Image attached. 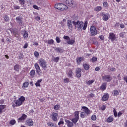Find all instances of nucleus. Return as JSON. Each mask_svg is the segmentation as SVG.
<instances>
[{
  "label": "nucleus",
  "instance_id": "f257e3e1",
  "mask_svg": "<svg viewBox=\"0 0 127 127\" xmlns=\"http://www.w3.org/2000/svg\"><path fill=\"white\" fill-rule=\"evenodd\" d=\"M72 24L75 26V28H77V30L80 31L82 30H86V28H87V26H88V22L86 21L84 24V22L82 21L77 20L72 21Z\"/></svg>",
  "mask_w": 127,
  "mask_h": 127
},
{
  "label": "nucleus",
  "instance_id": "f03ea898",
  "mask_svg": "<svg viewBox=\"0 0 127 127\" xmlns=\"http://www.w3.org/2000/svg\"><path fill=\"white\" fill-rule=\"evenodd\" d=\"M82 109L83 110V112L80 114V117L82 119L86 118V115H90L91 114V111L89 110L88 108L83 106L82 107Z\"/></svg>",
  "mask_w": 127,
  "mask_h": 127
},
{
  "label": "nucleus",
  "instance_id": "7ed1b4c3",
  "mask_svg": "<svg viewBox=\"0 0 127 127\" xmlns=\"http://www.w3.org/2000/svg\"><path fill=\"white\" fill-rule=\"evenodd\" d=\"M39 64L43 70H46V69H47V64L45 60L43 59H40L39 60Z\"/></svg>",
  "mask_w": 127,
  "mask_h": 127
},
{
  "label": "nucleus",
  "instance_id": "20e7f679",
  "mask_svg": "<svg viewBox=\"0 0 127 127\" xmlns=\"http://www.w3.org/2000/svg\"><path fill=\"white\" fill-rule=\"evenodd\" d=\"M101 16H102V19L104 21H108L110 18V14L109 13H105V12H102L100 13Z\"/></svg>",
  "mask_w": 127,
  "mask_h": 127
},
{
  "label": "nucleus",
  "instance_id": "39448f33",
  "mask_svg": "<svg viewBox=\"0 0 127 127\" xmlns=\"http://www.w3.org/2000/svg\"><path fill=\"white\" fill-rule=\"evenodd\" d=\"M90 32L92 36H95L98 34V31L96 29V27L92 26L90 27Z\"/></svg>",
  "mask_w": 127,
  "mask_h": 127
},
{
  "label": "nucleus",
  "instance_id": "423d86ee",
  "mask_svg": "<svg viewBox=\"0 0 127 127\" xmlns=\"http://www.w3.org/2000/svg\"><path fill=\"white\" fill-rule=\"evenodd\" d=\"M102 80L105 82H111L112 81V77L110 75H106L102 76Z\"/></svg>",
  "mask_w": 127,
  "mask_h": 127
},
{
  "label": "nucleus",
  "instance_id": "0eeeda50",
  "mask_svg": "<svg viewBox=\"0 0 127 127\" xmlns=\"http://www.w3.org/2000/svg\"><path fill=\"white\" fill-rule=\"evenodd\" d=\"M109 39L112 41V42H114V41H115L116 39H117V37H116V34H115L114 33H110L109 34Z\"/></svg>",
  "mask_w": 127,
  "mask_h": 127
},
{
  "label": "nucleus",
  "instance_id": "6e6552de",
  "mask_svg": "<svg viewBox=\"0 0 127 127\" xmlns=\"http://www.w3.org/2000/svg\"><path fill=\"white\" fill-rule=\"evenodd\" d=\"M16 22L20 25L23 24V21L22 20V17L21 16H18L16 18Z\"/></svg>",
  "mask_w": 127,
  "mask_h": 127
},
{
  "label": "nucleus",
  "instance_id": "1a4fd4ad",
  "mask_svg": "<svg viewBox=\"0 0 127 127\" xmlns=\"http://www.w3.org/2000/svg\"><path fill=\"white\" fill-rule=\"evenodd\" d=\"M35 68L36 69V71L38 75L39 76L40 75V71H41V69H40V66H39L38 64H35Z\"/></svg>",
  "mask_w": 127,
  "mask_h": 127
},
{
  "label": "nucleus",
  "instance_id": "9d476101",
  "mask_svg": "<svg viewBox=\"0 0 127 127\" xmlns=\"http://www.w3.org/2000/svg\"><path fill=\"white\" fill-rule=\"evenodd\" d=\"M65 3L67 4L68 6H70V7H74V1H73V0H66Z\"/></svg>",
  "mask_w": 127,
  "mask_h": 127
},
{
  "label": "nucleus",
  "instance_id": "9b49d317",
  "mask_svg": "<svg viewBox=\"0 0 127 127\" xmlns=\"http://www.w3.org/2000/svg\"><path fill=\"white\" fill-rule=\"evenodd\" d=\"M22 103H23L21 102L19 99H18L12 106L13 107V108H15V107H19V106H21Z\"/></svg>",
  "mask_w": 127,
  "mask_h": 127
},
{
  "label": "nucleus",
  "instance_id": "f8f14e48",
  "mask_svg": "<svg viewBox=\"0 0 127 127\" xmlns=\"http://www.w3.org/2000/svg\"><path fill=\"white\" fill-rule=\"evenodd\" d=\"M58 117V114L53 112L51 115L52 119L54 122L57 121V118Z\"/></svg>",
  "mask_w": 127,
  "mask_h": 127
},
{
  "label": "nucleus",
  "instance_id": "ddd939ff",
  "mask_svg": "<svg viewBox=\"0 0 127 127\" xmlns=\"http://www.w3.org/2000/svg\"><path fill=\"white\" fill-rule=\"evenodd\" d=\"M63 3H58L55 5V7L59 10H62Z\"/></svg>",
  "mask_w": 127,
  "mask_h": 127
},
{
  "label": "nucleus",
  "instance_id": "4468645a",
  "mask_svg": "<svg viewBox=\"0 0 127 127\" xmlns=\"http://www.w3.org/2000/svg\"><path fill=\"white\" fill-rule=\"evenodd\" d=\"M67 26L68 29L71 30L73 28V25L72 24V21L71 20H68L67 21Z\"/></svg>",
  "mask_w": 127,
  "mask_h": 127
},
{
  "label": "nucleus",
  "instance_id": "2eb2a0df",
  "mask_svg": "<svg viewBox=\"0 0 127 127\" xmlns=\"http://www.w3.org/2000/svg\"><path fill=\"white\" fill-rule=\"evenodd\" d=\"M75 73L77 78H80L81 77V68H77L75 70Z\"/></svg>",
  "mask_w": 127,
  "mask_h": 127
},
{
  "label": "nucleus",
  "instance_id": "dca6fc26",
  "mask_svg": "<svg viewBox=\"0 0 127 127\" xmlns=\"http://www.w3.org/2000/svg\"><path fill=\"white\" fill-rule=\"evenodd\" d=\"M26 118H27V116L25 114H23L21 116V117L18 119V123L21 122V121H24V120H26Z\"/></svg>",
  "mask_w": 127,
  "mask_h": 127
},
{
  "label": "nucleus",
  "instance_id": "f3484780",
  "mask_svg": "<svg viewBox=\"0 0 127 127\" xmlns=\"http://www.w3.org/2000/svg\"><path fill=\"white\" fill-rule=\"evenodd\" d=\"M55 50L56 51V52H57V53H63V52H64V50L59 47L55 48Z\"/></svg>",
  "mask_w": 127,
  "mask_h": 127
},
{
  "label": "nucleus",
  "instance_id": "a211bd4d",
  "mask_svg": "<svg viewBox=\"0 0 127 127\" xmlns=\"http://www.w3.org/2000/svg\"><path fill=\"white\" fill-rule=\"evenodd\" d=\"M26 125L27 126H29L30 127H31L33 126V121H32V120L29 119L26 121Z\"/></svg>",
  "mask_w": 127,
  "mask_h": 127
},
{
  "label": "nucleus",
  "instance_id": "6ab92c4d",
  "mask_svg": "<svg viewBox=\"0 0 127 127\" xmlns=\"http://www.w3.org/2000/svg\"><path fill=\"white\" fill-rule=\"evenodd\" d=\"M65 123H66L67 127H73V123L71 122L70 121L65 120Z\"/></svg>",
  "mask_w": 127,
  "mask_h": 127
},
{
  "label": "nucleus",
  "instance_id": "aec40b11",
  "mask_svg": "<svg viewBox=\"0 0 127 127\" xmlns=\"http://www.w3.org/2000/svg\"><path fill=\"white\" fill-rule=\"evenodd\" d=\"M22 34H23V37L24 39H27V38L28 37V34L27 33V32L25 31H22L21 32Z\"/></svg>",
  "mask_w": 127,
  "mask_h": 127
},
{
  "label": "nucleus",
  "instance_id": "412c9836",
  "mask_svg": "<svg viewBox=\"0 0 127 127\" xmlns=\"http://www.w3.org/2000/svg\"><path fill=\"white\" fill-rule=\"evenodd\" d=\"M109 99V94H105L103 97H102V100L103 101H107V100Z\"/></svg>",
  "mask_w": 127,
  "mask_h": 127
},
{
  "label": "nucleus",
  "instance_id": "4be33fe9",
  "mask_svg": "<svg viewBox=\"0 0 127 127\" xmlns=\"http://www.w3.org/2000/svg\"><path fill=\"white\" fill-rule=\"evenodd\" d=\"M67 44H69L70 45H73V44H74V43H75V40H70L69 39V40L67 41Z\"/></svg>",
  "mask_w": 127,
  "mask_h": 127
},
{
  "label": "nucleus",
  "instance_id": "5701e85b",
  "mask_svg": "<svg viewBox=\"0 0 127 127\" xmlns=\"http://www.w3.org/2000/svg\"><path fill=\"white\" fill-rule=\"evenodd\" d=\"M114 121V118L113 116H110L107 119V123H112V122Z\"/></svg>",
  "mask_w": 127,
  "mask_h": 127
},
{
  "label": "nucleus",
  "instance_id": "b1692460",
  "mask_svg": "<svg viewBox=\"0 0 127 127\" xmlns=\"http://www.w3.org/2000/svg\"><path fill=\"white\" fill-rule=\"evenodd\" d=\"M83 66L85 70H89L90 69V65L88 64H83Z\"/></svg>",
  "mask_w": 127,
  "mask_h": 127
},
{
  "label": "nucleus",
  "instance_id": "393cba45",
  "mask_svg": "<svg viewBox=\"0 0 127 127\" xmlns=\"http://www.w3.org/2000/svg\"><path fill=\"white\" fill-rule=\"evenodd\" d=\"M42 82V79H39L36 82L35 85L36 87H40V83Z\"/></svg>",
  "mask_w": 127,
  "mask_h": 127
},
{
  "label": "nucleus",
  "instance_id": "a878e982",
  "mask_svg": "<svg viewBox=\"0 0 127 127\" xmlns=\"http://www.w3.org/2000/svg\"><path fill=\"white\" fill-rule=\"evenodd\" d=\"M94 82H95V80L92 79L91 80H89L86 81V84H87V85H88V86H90V85H92V84Z\"/></svg>",
  "mask_w": 127,
  "mask_h": 127
},
{
  "label": "nucleus",
  "instance_id": "bb28decb",
  "mask_svg": "<svg viewBox=\"0 0 127 127\" xmlns=\"http://www.w3.org/2000/svg\"><path fill=\"white\" fill-rule=\"evenodd\" d=\"M30 75L31 77H35V70L32 69L30 73Z\"/></svg>",
  "mask_w": 127,
  "mask_h": 127
},
{
  "label": "nucleus",
  "instance_id": "cd10ccee",
  "mask_svg": "<svg viewBox=\"0 0 127 127\" xmlns=\"http://www.w3.org/2000/svg\"><path fill=\"white\" fill-rule=\"evenodd\" d=\"M107 88V83H103L102 86L100 87V89L102 90H106V88Z\"/></svg>",
  "mask_w": 127,
  "mask_h": 127
},
{
  "label": "nucleus",
  "instance_id": "c85d7f7f",
  "mask_svg": "<svg viewBox=\"0 0 127 127\" xmlns=\"http://www.w3.org/2000/svg\"><path fill=\"white\" fill-rule=\"evenodd\" d=\"M95 11H100V10H102V7L101 6H97L94 8Z\"/></svg>",
  "mask_w": 127,
  "mask_h": 127
},
{
  "label": "nucleus",
  "instance_id": "c756f323",
  "mask_svg": "<svg viewBox=\"0 0 127 127\" xmlns=\"http://www.w3.org/2000/svg\"><path fill=\"white\" fill-rule=\"evenodd\" d=\"M74 118L78 119L79 120V112L75 111L74 112Z\"/></svg>",
  "mask_w": 127,
  "mask_h": 127
},
{
  "label": "nucleus",
  "instance_id": "7c9ffc66",
  "mask_svg": "<svg viewBox=\"0 0 127 127\" xmlns=\"http://www.w3.org/2000/svg\"><path fill=\"white\" fill-rule=\"evenodd\" d=\"M4 108H5V106L4 105H0V114L2 113V110H3Z\"/></svg>",
  "mask_w": 127,
  "mask_h": 127
},
{
  "label": "nucleus",
  "instance_id": "2f4dec72",
  "mask_svg": "<svg viewBox=\"0 0 127 127\" xmlns=\"http://www.w3.org/2000/svg\"><path fill=\"white\" fill-rule=\"evenodd\" d=\"M18 100H19L21 102L23 103V102L25 101V97L24 96H21Z\"/></svg>",
  "mask_w": 127,
  "mask_h": 127
},
{
  "label": "nucleus",
  "instance_id": "473e14b6",
  "mask_svg": "<svg viewBox=\"0 0 127 127\" xmlns=\"http://www.w3.org/2000/svg\"><path fill=\"white\" fill-rule=\"evenodd\" d=\"M16 123V122L15 121V120H12L9 122V124H10V125H11V126H13V125H15Z\"/></svg>",
  "mask_w": 127,
  "mask_h": 127
},
{
  "label": "nucleus",
  "instance_id": "72a5a7b5",
  "mask_svg": "<svg viewBox=\"0 0 127 127\" xmlns=\"http://www.w3.org/2000/svg\"><path fill=\"white\" fill-rule=\"evenodd\" d=\"M3 17H4V21H5V22H8V21H9V17L7 16V15H5Z\"/></svg>",
  "mask_w": 127,
  "mask_h": 127
},
{
  "label": "nucleus",
  "instance_id": "f704fd0d",
  "mask_svg": "<svg viewBox=\"0 0 127 127\" xmlns=\"http://www.w3.org/2000/svg\"><path fill=\"white\" fill-rule=\"evenodd\" d=\"M14 70L15 71H19V66L18 65H16L14 66Z\"/></svg>",
  "mask_w": 127,
  "mask_h": 127
},
{
  "label": "nucleus",
  "instance_id": "c9c22d12",
  "mask_svg": "<svg viewBox=\"0 0 127 127\" xmlns=\"http://www.w3.org/2000/svg\"><path fill=\"white\" fill-rule=\"evenodd\" d=\"M28 85H29V83H28V82H24L23 84V87L24 88H27V87H28Z\"/></svg>",
  "mask_w": 127,
  "mask_h": 127
},
{
  "label": "nucleus",
  "instance_id": "e433bc0d",
  "mask_svg": "<svg viewBox=\"0 0 127 127\" xmlns=\"http://www.w3.org/2000/svg\"><path fill=\"white\" fill-rule=\"evenodd\" d=\"M72 74H73V72H72V70H69L67 74L68 76L70 78H72L73 76Z\"/></svg>",
  "mask_w": 127,
  "mask_h": 127
},
{
  "label": "nucleus",
  "instance_id": "4c0bfd02",
  "mask_svg": "<svg viewBox=\"0 0 127 127\" xmlns=\"http://www.w3.org/2000/svg\"><path fill=\"white\" fill-rule=\"evenodd\" d=\"M78 121H79V119H78L77 118H74L72 120V123L75 124L77 123V122H78Z\"/></svg>",
  "mask_w": 127,
  "mask_h": 127
},
{
  "label": "nucleus",
  "instance_id": "58836bf2",
  "mask_svg": "<svg viewBox=\"0 0 127 127\" xmlns=\"http://www.w3.org/2000/svg\"><path fill=\"white\" fill-rule=\"evenodd\" d=\"M53 43H54V40H53V39H51L48 41V44L52 45L53 44Z\"/></svg>",
  "mask_w": 127,
  "mask_h": 127
},
{
  "label": "nucleus",
  "instance_id": "ea45409f",
  "mask_svg": "<svg viewBox=\"0 0 127 127\" xmlns=\"http://www.w3.org/2000/svg\"><path fill=\"white\" fill-rule=\"evenodd\" d=\"M114 115L115 117V118H117L118 117V112H117V110H116L115 109L113 110Z\"/></svg>",
  "mask_w": 127,
  "mask_h": 127
},
{
  "label": "nucleus",
  "instance_id": "a19ab883",
  "mask_svg": "<svg viewBox=\"0 0 127 127\" xmlns=\"http://www.w3.org/2000/svg\"><path fill=\"white\" fill-rule=\"evenodd\" d=\"M65 9H68V6H67L66 5L64 4H63L62 10H65Z\"/></svg>",
  "mask_w": 127,
  "mask_h": 127
},
{
  "label": "nucleus",
  "instance_id": "79ce46f5",
  "mask_svg": "<svg viewBox=\"0 0 127 127\" xmlns=\"http://www.w3.org/2000/svg\"><path fill=\"white\" fill-rule=\"evenodd\" d=\"M91 119L92 120V121H96V120H97V116L95 115H93L91 116Z\"/></svg>",
  "mask_w": 127,
  "mask_h": 127
},
{
  "label": "nucleus",
  "instance_id": "37998d69",
  "mask_svg": "<svg viewBox=\"0 0 127 127\" xmlns=\"http://www.w3.org/2000/svg\"><path fill=\"white\" fill-rule=\"evenodd\" d=\"M108 71H112V72H115V71H116V68L115 67H109Z\"/></svg>",
  "mask_w": 127,
  "mask_h": 127
},
{
  "label": "nucleus",
  "instance_id": "c03bdc74",
  "mask_svg": "<svg viewBox=\"0 0 127 127\" xmlns=\"http://www.w3.org/2000/svg\"><path fill=\"white\" fill-rule=\"evenodd\" d=\"M113 93L114 96H118L119 95V94H120V93L119 92V91L118 90H114L113 91Z\"/></svg>",
  "mask_w": 127,
  "mask_h": 127
},
{
  "label": "nucleus",
  "instance_id": "a18cd8bd",
  "mask_svg": "<svg viewBox=\"0 0 127 127\" xmlns=\"http://www.w3.org/2000/svg\"><path fill=\"white\" fill-rule=\"evenodd\" d=\"M60 108V105H56L54 107V110H59Z\"/></svg>",
  "mask_w": 127,
  "mask_h": 127
},
{
  "label": "nucleus",
  "instance_id": "49530a36",
  "mask_svg": "<svg viewBox=\"0 0 127 127\" xmlns=\"http://www.w3.org/2000/svg\"><path fill=\"white\" fill-rule=\"evenodd\" d=\"M20 4H25V0H19Z\"/></svg>",
  "mask_w": 127,
  "mask_h": 127
},
{
  "label": "nucleus",
  "instance_id": "de8ad7c7",
  "mask_svg": "<svg viewBox=\"0 0 127 127\" xmlns=\"http://www.w3.org/2000/svg\"><path fill=\"white\" fill-rule=\"evenodd\" d=\"M59 59H60V58L58 57L55 58H54V62H56V63H57V62H58V61H59Z\"/></svg>",
  "mask_w": 127,
  "mask_h": 127
},
{
  "label": "nucleus",
  "instance_id": "09e8293b",
  "mask_svg": "<svg viewBox=\"0 0 127 127\" xmlns=\"http://www.w3.org/2000/svg\"><path fill=\"white\" fill-rule=\"evenodd\" d=\"M64 39L68 41V40H70V37H69V36H64Z\"/></svg>",
  "mask_w": 127,
  "mask_h": 127
},
{
  "label": "nucleus",
  "instance_id": "8fccbe9b",
  "mask_svg": "<svg viewBox=\"0 0 127 127\" xmlns=\"http://www.w3.org/2000/svg\"><path fill=\"white\" fill-rule=\"evenodd\" d=\"M97 58H96L95 57H93L91 59L92 62H96V61H97Z\"/></svg>",
  "mask_w": 127,
  "mask_h": 127
},
{
  "label": "nucleus",
  "instance_id": "3c124183",
  "mask_svg": "<svg viewBox=\"0 0 127 127\" xmlns=\"http://www.w3.org/2000/svg\"><path fill=\"white\" fill-rule=\"evenodd\" d=\"M125 32H122L120 34V37H122V38H124L125 37Z\"/></svg>",
  "mask_w": 127,
  "mask_h": 127
},
{
  "label": "nucleus",
  "instance_id": "603ef678",
  "mask_svg": "<svg viewBox=\"0 0 127 127\" xmlns=\"http://www.w3.org/2000/svg\"><path fill=\"white\" fill-rule=\"evenodd\" d=\"M19 59L21 60L23 59V54L22 53H20L19 56Z\"/></svg>",
  "mask_w": 127,
  "mask_h": 127
},
{
  "label": "nucleus",
  "instance_id": "864d4df0",
  "mask_svg": "<svg viewBox=\"0 0 127 127\" xmlns=\"http://www.w3.org/2000/svg\"><path fill=\"white\" fill-rule=\"evenodd\" d=\"M64 80V83H69V78H65Z\"/></svg>",
  "mask_w": 127,
  "mask_h": 127
},
{
  "label": "nucleus",
  "instance_id": "5fc2aeb1",
  "mask_svg": "<svg viewBox=\"0 0 127 127\" xmlns=\"http://www.w3.org/2000/svg\"><path fill=\"white\" fill-rule=\"evenodd\" d=\"M34 55L36 57H38V56H39V53L38 52L35 51L34 52Z\"/></svg>",
  "mask_w": 127,
  "mask_h": 127
},
{
  "label": "nucleus",
  "instance_id": "6e6d98bb",
  "mask_svg": "<svg viewBox=\"0 0 127 127\" xmlns=\"http://www.w3.org/2000/svg\"><path fill=\"white\" fill-rule=\"evenodd\" d=\"M14 36H15V37L18 38L19 36V34L18 33V32L14 33Z\"/></svg>",
  "mask_w": 127,
  "mask_h": 127
},
{
  "label": "nucleus",
  "instance_id": "4d7b16f0",
  "mask_svg": "<svg viewBox=\"0 0 127 127\" xmlns=\"http://www.w3.org/2000/svg\"><path fill=\"white\" fill-rule=\"evenodd\" d=\"M61 125H64V122L63 120H61L60 123H58L59 126H61Z\"/></svg>",
  "mask_w": 127,
  "mask_h": 127
},
{
  "label": "nucleus",
  "instance_id": "13d9d810",
  "mask_svg": "<svg viewBox=\"0 0 127 127\" xmlns=\"http://www.w3.org/2000/svg\"><path fill=\"white\" fill-rule=\"evenodd\" d=\"M56 40L57 43H60V39L59 38V37H57Z\"/></svg>",
  "mask_w": 127,
  "mask_h": 127
},
{
  "label": "nucleus",
  "instance_id": "bf43d9fd",
  "mask_svg": "<svg viewBox=\"0 0 127 127\" xmlns=\"http://www.w3.org/2000/svg\"><path fill=\"white\" fill-rule=\"evenodd\" d=\"M82 60H83V58H82V57H79L78 59L77 60V62H81L82 61Z\"/></svg>",
  "mask_w": 127,
  "mask_h": 127
},
{
  "label": "nucleus",
  "instance_id": "052dcab7",
  "mask_svg": "<svg viewBox=\"0 0 127 127\" xmlns=\"http://www.w3.org/2000/svg\"><path fill=\"white\" fill-rule=\"evenodd\" d=\"M88 98H93L94 97V94L91 93L89 95H88Z\"/></svg>",
  "mask_w": 127,
  "mask_h": 127
},
{
  "label": "nucleus",
  "instance_id": "680f3d73",
  "mask_svg": "<svg viewBox=\"0 0 127 127\" xmlns=\"http://www.w3.org/2000/svg\"><path fill=\"white\" fill-rule=\"evenodd\" d=\"M14 9H19V8H20V7H19V6L14 5Z\"/></svg>",
  "mask_w": 127,
  "mask_h": 127
},
{
  "label": "nucleus",
  "instance_id": "e2e57ef3",
  "mask_svg": "<svg viewBox=\"0 0 127 127\" xmlns=\"http://www.w3.org/2000/svg\"><path fill=\"white\" fill-rule=\"evenodd\" d=\"M99 38H100V39H101V40H104V39H105V38L104 37V36H103V35L99 36Z\"/></svg>",
  "mask_w": 127,
  "mask_h": 127
},
{
  "label": "nucleus",
  "instance_id": "0e129e2a",
  "mask_svg": "<svg viewBox=\"0 0 127 127\" xmlns=\"http://www.w3.org/2000/svg\"><path fill=\"white\" fill-rule=\"evenodd\" d=\"M103 5H104V6H105V7H107V6H108V2H104L103 3Z\"/></svg>",
  "mask_w": 127,
  "mask_h": 127
},
{
  "label": "nucleus",
  "instance_id": "69168bd1",
  "mask_svg": "<svg viewBox=\"0 0 127 127\" xmlns=\"http://www.w3.org/2000/svg\"><path fill=\"white\" fill-rule=\"evenodd\" d=\"M48 126H49L50 127H53V126H54V124L53 123H48Z\"/></svg>",
  "mask_w": 127,
  "mask_h": 127
},
{
  "label": "nucleus",
  "instance_id": "338daca9",
  "mask_svg": "<svg viewBox=\"0 0 127 127\" xmlns=\"http://www.w3.org/2000/svg\"><path fill=\"white\" fill-rule=\"evenodd\" d=\"M120 26L121 28H125V25L124 24H121Z\"/></svg>",
  "mask_w": 127,
  "mask_h": 127
},
{
  "label": "nucleus",
  "instance_id": "774afa93",
  "mask_svg": "<svg viewBox=\"0 0 127 127\" xmlns=\"http://www.w3.org/2000/svg\"><path fill=\"white\" fill-rule=\"evenodd\" d=\"M35 19H36L37 21H39V20L40 19V17H39V16H37V17H36Z\"/></svg>",
  "mask_w": 127,
  "mask_h": 127
}]
</instances>
